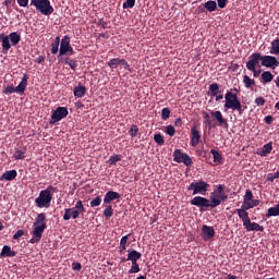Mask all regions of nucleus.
<instances>
[{"instance_id":"nucleus-47","label":"nucleus","mask_w":279,"mask_h":279,"mask_svg":"<svg viewBox=\"0 0 279 279\" xmlns=\"http://www.w3.org/2000/svg\"><path fill=\"white\" fill-rule=\"evenodd\" d=\"M14 93H16V87H14L12 85L7 86V88L4 89L5 95H12Z\"/></svg>"},{"instance_id":"nucleus-8","label":"nucleus","mask_w":279,"mask_h":279,"mask_svg":"<svg viewBox=\"0 0 279 279\" xmlns=\"http://www.w3.org/2000/svg\"><path fill=\"white\" fill-rule=\"evenodd\" d=\"M173 160L178 163H184L186 167L192 165V159L186 153H181V150L177 149L173 153Z\"/></svg>"},{"instance_id":"nucleus-35","label":"nucleus","mask_w":279,"mask_h":279,"mask_svg":"<svg viewBox=\"0 0 279 279\" xmlns=\"http://www.w3.org/2000/svg\"><path fill=\"white\" fill-rule=\"evenodd\" d=\"M262 78L265 83H270L274 80V75L270 71H264L262 73Z\"/></svg>"},{"instance_id":"nucleus-11","label":"nucleus","mask_w":279,"mask_h":279,"mask_svg":"<svg viewBox=\"0 0 279 279\" xmlns=\"http://www.w3.org/2000/svg\"><path fill=\"white\" fill-rule=\"evenodd\" d=\"M191 205L199 208H211L210 201L201 196L194 197L191 201Z\"/></svg>"},{"instance_id":"nucleus-61","label":"nucleus","mask_w":279,"mask_h":279,"mask_svg":"<svg viewBox=\"0 0 279 279\" xmlns=\"http://www.w3.org/2000/svg\"><path fill=\"white\" fill-rule=\"evenodd\" d=\"M174 125H175L177 128L182 126V120H181V118H177V120H174Z\"/></svg>"},{"instance_id":"nucleus-15","label":"nucleus","mask_w":279,"mask_h":279,"mask_svg":"<svg viewBox=\"0 0 279 279\" xmlns=\"http://www.w3.org/2000/svg\"><path fill=\"white\" fill-rule=\"evenodd\" d=\"M0 41L2 43V53L7 54L12 48V44H10V36L0 33Z\"/></svg>"},{"instance_id":"nucleus-25","label":"nucleus","mask_w":279,"mask_h":279,"mask_svg":"<svg viewBox=\"0 0 279 279\" xmlns=\"http://www.w3.org/2000/svg\"><path fill=\"white\" fill-rule=\"evenodd\" d=\"M12 46H17L21 43V34L19 32H12L8 35Z\"/></svg>"},{"instance_id":"nucleus-33","label":"nucleus","mask_w":279,"mask_h":279,"mask_svg":"<svg viewBox=\"0 0 279 279\" xmlns=\"http://www.w3.org/2000/svg\"><path fill=\"white\" fill-rule=\"evenodd\" d=\"M253 193L252 191L247 190L245 192V196H244V199H243V205L242 206H245L247 207V205H250V203L253 201Z\"/></svg>"},{"instance_id":"nucleus-53","label":"nucleus","mask_w":279,"mask_h":279,"mask_svg":"<svg viewBox=\"0 0 279 279\" xmlns=\"http://www.w3.org/2000/svg\"><path fill=\"white\" fill-rule=\"evenodd\" d=\"M98 26H100V27L104 28V29H107V28H109V23L106 22V21H104L102 19H100V20L98 21Z\"/></svg>"},{"instance_id":"nucleus-14","label":"nucleus","mask_w":279,"mask_h":279,"mask_svg":"<svg viewBox=\"0 0 279 279\" xmlns=\"http://www.w3.org/2000/svg\"><path fill=\"white\" fill-rule=\"evenodd\" d=\"M201 138H202V135H201L199 131L197 130V126H192V129H191V145L193 147L198 146Z\"/></svg>"},{"instance_id":"nucleus-10","label":"nucleus","mask_w":279,"mask_h":279,"mask_svg":"<svg viewBox=\"0 0 279 279\" xmlns=\"http://www.w3.org/2000/svg\"><path fill=\"white\" fill-rule=\"evenodd\" d=\"M119 65H121L123 70H130V65H129V63L125 61V59L112 58V59H110L109 62H108V66H109L111 70H116Z\"/></svg>"},{"instance_id":"nucleus-64","label":"nucleus","mask_w":279,"mask_h":279,"mask_svg":"<svg viewBox=\"0 0 279 279\" xmlns=\"http://www.w3.org/2000/svg\"><path fill=\"white\" fill-rule=\"evenodd\" d=\"M203 114H204V119L206 120V122L209 123L210 116L208 114V112L204 111Z\"/></svg>"},{"instance_id":"nucleus-45","label":"nucleus","mask_w":279,"mask_h":279,"mask_svg":"<svg viewBox=\"0 0 279 279\" xmlns=\"http://www.w3.org/2000/svg\"><path fill=\"white\" fill-rule=\"evenodd\" d=\"M113 215V209L111 206H108L105 210H104V216L106 218H111Z\"/></svg>"},{"instance_id":"nucleus-60","label":"nucleus","mask_w":279,"mask_h":279,"mask_svg":"<svg viewBox=\"0 0 279 279\" xmlns=\"http://www.w3.org/2000/svg\"><path fill=\"white\" fill-rule=\"evenodd\" d=\"M128 240H129V235L123 236L120 241V245L126 246Z\"/></svg>"},{"instance_id":"nucleus-2","label":"nucleus","mask_w":279,"mask_h":279,"mask_svg":"<svg viewBox=\"0 0 279 279\" xmlns=\"http://www.w3.org/2000/svg\"><path fill=\"white\" fill-rule=\"evenodd\" d=\"M57 192V187H53L51 185L48 186L46 190L41 191L38 198L35 199L36 206L38 208H49L52 201V194Z\"/></svg>"},{"instance_id":"nucleus-21","label":"nucleus","mask_w":279,"mask_h":279,"mask_svg":"<svg viewBox=\"0 0 279 279\" xmlns=\"http://www.w3.org/2000/svg\"><path fill=\"white\" fill-rule=\"evenodd\" d=\"M210 114L216 119L219 125H227V120L226 118H223L222 112L220 110H211Z\"/></svg>"},{"instance_id":"nucleus-5","label":"nucleus","mask_w":279,"mask_h":279,"mask_svg":"<svg viewBox=\"0 0 279 279\" xmlns=\"http://www.w3.org/2000/svg\"><path fill=\"white\" fill-rule=\"evenodd\" d=\"M86 210L83 206V203L82 201H78L76 204H75V207L74 208H69V209H65V213H64V216H63V220L68 221L71 219V217L73 219H77L80 217V215L84 214Z\"/></svg>"},{"instance_id":"nucleus-49","label":"nucleus","mask_w":279,"mask_h":279,"mask_svg":"<svg viewBox=\"0 0 279 279\" xmlns=\"http://www.w3.org/2000/svg\"><path fill=\"white\" fill-rule=\"evenodd\" d=\"M137 132H138V129L136 126V124H132L130 131H129V134L132 136V137H135L137 135Z\"/></svg>"},{"instance_id":"nucleus-28","label":"nucleus","mask_w":279,"mask_h":279,"mask_svg":"<svg viewBox=\"0 0 279 279\" xmlns=\"http://www.w3.org/2000/svg\"><path fill=\"white\" fill-rule=\"evenodd\" d=\"M142 257V254L138 253L137 251H131L129 252V255H128V259L126 260H131L132 264L134 263H137V260Z\"/></svg>"},{"instance_id":"nucleus-55","label":"nucleus","mask_w":279,"mask_h":279,"mask_svg":"<svg viewBox=\"0 0 279 279\" xmlns=\"http://www.w3.org/2000/svg\"><path fill=\"white\" fill-rule=\"evenodd\" d=\"M248 71L253 72L254 77H258L260 75L262 70H257L256 68H250Z\"/></svg>"},{"instance_id":"nucleus-1","label":"nucleus","mask_w":279,"mask_h":279,"mask_svg":"<svg viewBox=\"0 0 279 279\" xmlns=\"http://www.w3.org/2000/svg\"><path fill=\"white\" fill-rule=\"evenodd\" d=\"M225 99H226V104H225L226 109L238 111L240 116L244 113L246 107H243L236 93H232L228 90L227 94L225 95Z\"/></svg>"},{"instance_id":"nucleus-18","label":"nucleus","mask_w":279,"mask_h":279,"mask_svg":"<svg viewBox=\"0 0 279 279\" xmlns=\"http://www.w3.org/2000/svg\"><path fill=\"white\" fill-rule=\"evenodd\" d=\"M247 210H250V208L246 206H242L241 209H236L240 219L243 221V226L251 220Z\"/></svg>"},{"instance_id":"nucleus-46","label":"nucleus","mask_w":279,"mask_h":279,"mask_svg":"<svg viewBox=\"0 0 279 279\" xmlns=\"http://www.w3.org/2000/svg\"><path fill=\"white\" fill-rule=\"evenodd\" d=\"M166 133L169 135V136H174L175 135V129L174 126H172V124H169V126H167L166 129Z\"/></svg>"},{"instance_id":"nucleus-54","label":"nucleus","mask_w":279,"mask_h":279,"mask_svg":"<svg viewBox=\"0 0 279 279\" xmlns=\"http://www.w3.org/2000/svg\"><path fill=\"white\" fill-rule=\"evenodd\" d=\"M16 1L21 8H27V5L29 4V0H16Z\"/></svg>"},{"instance_id":"nucleus-39","label":"nucleus","mask_w":279,"mask_h":279,"mask_svg":"<svg viewBox=\"0 0 279 279\" xmlns=\"http://www.w3.org/2000/svg\"><path fill=\"white\" fill-rule=\"evenodd\" d=\"M171 110L168 107L162 108L161 110V119L167 121L170 118Z\"/></svg>"},{"instance_id":"nucleus-9","label":"nucleus","mask_w":279,"mask_h":279,"mask_svg":"<svg viewBox=\"0 0 279 279\" xmlns=\"http://www.w3.org/2000/svg\"><path fill=\"white\" fill-rule=\"evenodd\" d=\"M262 65L267 69H276L279 66V61L275 56H262Z\"/></svg>"},{"instance_id":"nucleus-57","label":"nucleus","mask_w":279,"mask_h":279,"mask_svg":"<svg viewBox=\"0 0 279 279\" xmlns=\"http://www.w3.org/2000/svg\"><path fill=\"white\" fill-rule=\"evenodd\" d=\"M72 269H73L74 271H81L82 265H81L80 263H73V264H72Z\"/></svg>"},{"instance_id":"nucleus-12","label":"nucleus","mask_w":279,"mask_h":279,"mask_svg":"<svg viewBox=\"0 0 279 279\" xmlns=\"http://www.w3.org/2000/svg\"><path fill=\"white\" fill-rule=\"evenodd\" d=\"M263 56L260 54V52H254L250 56L248 61L246 62V68L247 69H254L256 68V65L259 64V62H262Z\"/></svg>"},{"instance_id":"nucleus-51","label":"nucleus","mask_w":279,"mask_h":279,"mask_svg":"<svg viewBox=\"0 0 279 279\" xmlns=\"http://www.w3.org/2000/svg\"><path fill=\"white\" fill-rule=\"evenodd\" d=\"M120 160H121L120 155H113L112 157H110L109 162L110 165H116Z\"/></svg>"},{"instance_id":"nucleus-34","label":"nucleus","mask_w":279,"mask_h":279,"mask_svg":"<svg viewBox=\"0 0 279 279\" xmlns=\"http://www.w3.org/2000/svg\"><path fill=\"white\" fill-rule=\"evenodd\" d=\"M270 53L275 56L279 54V38L272 40Z\"/></svg>"},{"instance_id":"nucleus-43","label":"nucleus","mask_w":279,"mask_h":279,"mask_svg":"<svg viewBox=\"0 0 279 279\" xmlns=\"http://www.w3.org/2000/svg\"><path fill=\"white\" fill-rule=\"evenodd\" d=\"M101 204V198L99 196H97L96 198H94L89 205L92 208L98 207Z\"/></svg>"},{"instance_id":"nucleus-38","label":"nucleus","mask_w":279,"mask_h":279,"mask_svg":"<svg viewBox=\"0 0 279 279\" xmlns=\"http://www.w3.org/2000/svg\"><path fill=\"white\" fill-rule=\"evenodd\" d=\"M276 216H279V204L268 209L267 217H276Z\"/></svg>"},{"instance_id":"nucleus-36","label":"nucleus","mask_w":279,"mask_h":279,"mask_svg":"<svg viewBox=\"0 0 279 279\" xmlns=\"http://www.w3.org/2000/svg\"><path fill=\"white\" fill-rule=\"evenodd\" d=\"M205 9L209 12H215L217 9V3L214 0H209L205 3Z\"/></svg>"},{"instance_id":"nucleus-63","label":"nucleus","mask_w":279,"mask_h":279,"mask_svg":"<svg viewBox=\"0 0 279 279\" xmlns=\"http://www.w3.org/2000/svg\"><path fill=\"white\" fill-rule=\"evenodd\" d=\"M215 97H216V101H220L222 100L223 95L221 94V92H219L217 95H215Z\"/></svg>"},{"instance_id":"nucleus-17","label":"nucleus","mask_w":279,"mask_h":279,"mask_svg":"<svg viewBox=\"0 0 279 279\" xmlns=\"http://www.w3.org/2000/svg\"><path fill=\"white\" fill-rule=\"evenodd\" d=\"M19 175V172L16 170H7V172H3L0 177V181H7V182H12L16 179Z\"/></svg>"},{"instance_id":"nucleus-32","label":"nucleus","mask_w":279,"mask_h":279,"mask_svg":"<svg viewBox=\"0 0 279 279\" xmlns=\"http://www.w3.org/2000/svg\"><path fill=\"white\" fill-rule=\"evenodd\" d=\"M60 37L56 36L54 41L51 43V54H57L59 50Z\"/></svg>"},{"instance_id":"nucleus-13","label":"nucleus","mask_w":279,"mask_h":279,"mask_svg":"<svg viewBox=\"0 0 279 279\" xmlns=\"http://www.w3.org/2000/svg\"><path fill=\"white\" fill-rule=\"evenodd\" d=\"M34 227H35V228H34V230H33V235H34L35 238H33V239L31 240V243H32V244L37 243V242L40 241V239H43V234L45 233V229L47 228V227H44V226H34Z\"/></svg>"},{"instance_id":"nucleus-3","label":"nucleus","mask_w":279,"mask_h":279,"mask_svg":"<svg viewBox=\"0 0 279 279\" xmlns=\"http://www.w3.org/2000/svg\"><path fill=\"white\" fill-rule=\"evenodd\" d=\"M226 186L223 184H220L217 186V190H215L210 194V208L218 207L221 203L227 202L228 195L225 194Z\"/></svg>"},{"instance_id":"nucleus-37","label":"nucleus","mask_w":279,"mask_h":279,"mask_svg":"<svg viewBox=\"0 0 279 279\" xmlns=\"http://www.w3.org/2000/svg\"><path fill=\"white\" fill-rule=\"evenodd\" d=\"M210 153L214 156V162L216 165H220L221 160H222V157H221L220 153L218 150H215V149L210 150Z\"/></svg>"},{"instance_id":"nucleus-6","label":"nucleus","mask_w":279,"mask_h":279,"mask_svg":"<svg viewBox=\"0 0 279 279\" xmlns=\"http://www.w3.org/2000/svg\"><path fill=\"white\" fill-rule=\"evenodd\" d=\"M209 183H206V181H193V183L190 184L187 187L189 191H193V195H205L208 191Z\"/></svg>"},{"instance_id":"nucleus-16","label":"nucleus","mask_w":279,"mask_h":279,"mask_svg":"<svg viewBox=\"0 0 279 279\" xmlns=\"http://www.w3.org/2000/svg\"><path fill=\"white\" fill-rule=\"evenodd\" d=\"M70 46V37L69 35H65L60 43L59 56L66 54Z\"/></svg>"},{"instance_id":"nucleus-7","label":"nucleus","mask_w":279,"mask_h":279,"mask_svg":"<svg viewBox=\"0 0 279 279\" xmlns=\"http://www.w3.org/2000/svg\"><path fill=\"white\" fill-rule=\"evenodd\" d=\"M69 114L66 107H57V109L51 112V120L49 122L50 125H54L60 122L62 119L66 118Z\"/></svg>"},{"instance_id":"nucleus-59","label":"nucleus","mask_w":279,"mask_h":279,"mask_svg":"<svg viewBox=\"0 0 279 279\" xmlns=\"http://www.w3.org/2000/svg\"><path fill=\"white\" fill-rule=\"evenodd\" d=\"M265 122H266V124L270 125L274 122L272 116H266Z\"/></svg>"},{"instance_id":"nucleus-58","label":"nucleus","mask_w":279,"mask_h":279,"mask_svg":"<svg viewBox=\"0 0 279 279\" xmlns=\"http://www.w3.org/2000/svg\"><path fill=\"white\" fill-rule=\"evenodd\" d=\"M228 0H218V7L220 9H225L227 5Z\"/></svg>"},{"instance_id":"nucleus-30","label":"nucleus","mask_w":279,"mask_h":279,"mask_svg":"<svg viewBox=\"0 0 279 279\" xmlns=\"http://www.w3.org/2000/svg\"><path fill=\"white\" fill-rule=\"evenodd\" d=\"M45 220H46V215H45V213H41V214H39V215L37 216L35 222H34V226H37V227H47Z\"/></svg>"},{"instance_id":"nucleus-48","label":"nucleus","mask_w":279,"mask_h":279,"mask_svg":"<svg viewBox=\"0 0 279 279\" xmlns=\"http://www.w3.org/2000/svg\"><path fill=\"white\" fill-rule=\"evenodd\" d=\"M140 266L137 265V263H132V267L129 270V274H137L140 271Z\"/></svg>"},{"instance_id":"nucleus-40","label":"nucleus","mask_w":279,"mask_h":279,"mask_svg":"<svg viewBox=\"0 0 279 279\" xmlns=\"http://www.w3.org/2000/svg\"><path fill=\"white\" fill-rule=\"evenodd\" d=\"M14 160H23L25 159V150H15L13 154Z\"/></svg>"},{"instance_id":"nucleus-19","label":"nucleus","mask_w":279,"mask_h":279,"mask_svg":"<svg viewBox=\"0 0 279 279\" xmlns=\"http://www.w3.org/2000/svg\"><path fill=\"white\" fill-rule=\"evenodd\" d=\"M202 233L204 240L207 241L215 236V229L213 227L203 226Z\"/></svg>"},{"instance_id":"nucleus-24","label":"nucleus","mask_w":279,"mask_h":279,"mask_svg":"<svg viewBox=\"0 0 279 279\" xmlns=\"http://www.w3.org/2000/svg\"><path fill=\"white\" fill-rule=\"evenodd\" d=\"M0 256L1 257H14V256H16V252L12 251V247H10L9 245H4L2 247Z\"/></svg>"},{"instance_id":"nucleus-56","label":"nucleus","mask_w":279,"mask_h":279,"mask_svg":"<svg viewBox=\"0 0 279 279\" xmlns=\"http://www.w3.org/2000/svg\"><path fill=\"white\" fill-rule=\"evenodd\" d=\"M25 235V231L23 230H19L14 235H13V239L14 240H19L21 239V236Z\"/></svg>"},{"instance_id":"nucleus-4","label":"nucleus","mask_w":279,"mask_h":279,"mask_svg":"<svg viewBox=\"0 0 279 279\" xmlns=\"http://www.w3.org/2000/svg\"><path fill=\"white\" fill-rule=\"evenodd\" d=\"M31 7H34L37 12L45 16L53 13V8L49 0H31Z\"/></svg>"},{"instance_id":"nucleus-22","label":"nucleus","mask_w":279,"mask_h":279,"mask_svg":"<svg viewBox=\"0 0 279 279\" xmlns=\"http://www.w3.org/2000/svg\"><path fill=\"white\" fill-rule=\"evenodd\" d=\"M121 196L117 192L109 191L104 198L105 204H110L112 201L119 199Z\"/></svg>"},{"instance_id":"nucleus-20","label":"nucleus","mask_w":279,"mask_h":279,"mask_svg":"<svg viewBox=\"0 0 279 279\" xmlns=\"http://www.w3.org/2000/svg\"><path fill=\"white\" fill-rule=\"evenodd\" d=\"M29 77L27 76V73L23 74L22 81L20 82V84L15 87V90L17 94H23L25 93V89H27V80Z\"/></svg>"},{"instance_id":"nucleus-23","label":"nucleus","mask_w":279,"mask_h":279,"mask_svg":"<svg viewBox=\"0 0 279 279\" xmlns=\"http://www.w3.org/2000/svg\"><path fill=\"white\" fill-rule=\"evenodd\" d=\"M248 232L256 231L263 232L264 228L256 222H251V220L244 226Z\"/></svg>"},{"instance_id":"nucleus-27","label":"nucleus","mask_w":279,"mask_h":279,"mask_svg":"<svg viewBox=\"0 0 279 279\" xmlns=\"http://www.w3.org/2000/svg\"><path fill=\"white\" fill-rule=\"evenodd\" d=\"M219 88H220V86L218 83H211L209 85V90H208L207 95L210 97L217 96L219 94Z\"/></svg>"},{"instance_id":"nucleus-62","label":"nucleus","mask_w":279,"mask_h":279,"mask_svg":"<svg viewBox=\"0 0 279 279\" xmlns=\"http://www.w3.org/2000/svg\"><path fill=\"white\" fill-rule=\"evenodd\" d=\"M276 179H277V177H275V173L268 174L267 180H268L269 182H274Z\"/></svg>"},{"instance_id":"nucleus-29","label":"nucleus","mask_w":279,"mask_h":279,"mask_svg":"<svg viewBox=\"0 0 279 279\" xmlns=\"http://www.w3.org/2000/svg\"><path fill=\"white\" fill-rule=\"evenodd\" d=\"M272 150V142H268L267 144H265V146H263L259 155L262 157H266L267 155H269Z\"/></svg>"},{"instance_id":"nucleus-52","label":"nucleus","mask_w":279,"mask_h":279,"mask_svg":"<svg viewBox=\"0 0 279 279\" xmlns=\"http://www.w3.org/2000/svg\"><path fill=\"white\" fill-rule=\"evenodd\" d=\"M258 205H259V201H257V199H252V201L248 203V205L246 206V208L252 209V208H254V207H257Z\"/></svg>"},{"instance_id":"nucleus-44","label":"nucleus","mask_w":279,"mask_h":279,"mask_svg":"<svg viewBox=\"0 0 279 279\" xmlns=\"http://www.w3.org/2000/svg\"><path fill=\"white\" fill-rule=\"evenodd\" d=\"M135 5V0H126L123 2V9H133Z\"/></svg>"},{"instance_id":"nucleus-26","label":"nucleus","mask_w":279,"mask_h":279,"mask_svg":"<svg viewBox=\"0 0 279 279\" xmlns=\"http://www.w3.org/2000/svg\"><path fill=\"white\" fill-rule=\"evenodd\" d=\"M73 94L76 98H83L86 94V87L83 85H77L74 87Z\"/></svg>"},{"instance_id":"nucleus-31","label":"nucleus","mask_w":279,"mask_h":279,"mask_svg":"<svg viewBox=\"0 0 279 279\" xmlns=\"http://www.w3.org/2000/svg\"><path fill=\"white\" fill-rule=\"evenodd\" d=\"M243 83H244L245 88H247V89H250L256 85L255 80L250 77L248 75L243 76Z\"/></svg>"},{"instance_id":"nucleus-42","label":"nucleus","mask_w":279,"mask_h":279,"mask_svg":"<svg viewBox=\"0 0 279 279\" xmlns=\"http://www.w3.org/2000/svg\"><path fill=\"white\" fill-rule=\"evenodd\" d=\"M154 141H155L158 145H163V144H165L163 135H161L160 133H157V134L154 136Z\"/></svg>"},{"instance_id":"nucleus-41","label":"nucleus","mask_w":279,"mask_h":279,"mask_svg":"<svg viewBox=\"0 0 279 279\" xmlns=\"http://www.w3.org/2000/svg\"><path fill=\"white\" fill-rule=\"evenodd\" d=\"M65 64L70 66L71 70L75 71L76 69V60L71 59V58H66L65 59Z\"/></svg>"},{"instance_id":"nucleus-50","label":"nucleus","mask_w":279,"mask_h":279,"mask_svg":"<svg viewBox=\"0 0 279 279\" xmlns=\"http://www.w3.org/2000/svg\"><path fill=\"white\" fill-rule=\"evenodd\" d=\"M266 102V99L263 97V96H259L255 99V104L258 106V107H263Z\"/></svg>"}]
</instances>
